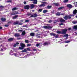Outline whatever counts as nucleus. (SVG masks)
<instances>
[{
  "mask_svg": "<svg viewBox=\"0 0 77 77\" xmlns=\"http://www.w3.org/2000/svg\"><path fill=\"white\" fill-rule=\"evenodd\" d=\"M20 45L21 47H19V50H23V49H24V47H26V45L25 44H24L23 43H20Z\"/></svg>",
  "mask_w": 77,
  "mask_h": 77,
  "instance_id": "1",
  "label": "nucleus"
},
{
  "mask_svg": "<svg viewBox=\"0 0 77 77\" xmlns=\"http://www.w3.org/2000/svg\"><path fill=\"white\" fill-rule=\"evenodd\" d=\"M68 31V29H63L62 30V32H61L62 34L63 35H65L66 34V32Z\"/></svg>",
  "mask_w": 77,
  "mask_h": 77,
  "instance_id": "2",
  "label": "nucleus"
},
{
  "mask_svg": "<svg viewBox=\"0 0 77 77\" xmlns=\"http://www.w3.org/2000/svg\"><path fill=\"white\" fill-rule=\"evenodd\" d=\"M64 19L66 20H67L68 19H71V17L70 16L68 15H66L64 17H63Z\"/></svg>",
  "mask_w": 77,
  "mask_h": 77,
  "instance_id": "3",
  "label": "nucleus"
},
{
  "mask_svg": "<svg viewBox=\"0 0 77 77\" xmlns=\"http://www.w3.org/2000/svg\"><path fill=\"white\" fill-rule=\"evenodd\" d=\"M44 29H51L52 28L51 26H44L43 27Z\"/></svg>",
  "mask_w": 77,
  "mask_h": 77,
  "instance_id": "4",
  "label": "nucleus"
},
{
  "mask_svg": "<svg viewBox=\"0 0 77 77\" xmlns=\"http://www.w3.org/2000/svg\"><path fill=\"white\" fill-rule=\"evenodd\" d=\"M29 8L30 5H27L24 6V9H27V10H28Z\"/></svg>",
  "mask_w": 77,
  "mask_h": 77,
  "instance_id": "5",
  "label": "nucleus"
},
{
  "mask_svg": "<svg viewBox=\"0 0 77 77\" xmlns=\"http://www.w3.org/2000/svg\"><path fill=\"white\" fill-rule=\"evenodd\" d=\"M67 7L69 9H72V5L71 4H68L67 5Z\"/></svg>",
  "mask_w": 77,
  "mask_h": 77,
  "instance_id": "6",
  "label": "nucleus"
},
{
  "mask_svg": "<svg viewBox=\"0 0 77 77\" xmlns=\"http://www.w3.org/2000/svg\"><path fill=\"white\" fill-rule=\"evenodd\" d=\"M18 17V15H16L14 16L13 17L12 19L13 20H15V19H17V18Z\"/></svg>",
  "mask_w": 77,
  "mask_h": 77,
  "instance_id": "7",
  "label": "nucleus"
},
{
  "mask_svg": "<svg viewBox=\"0 0 77 77\" xmlns=\"http://www.w3.org/2000/svg\"><path fill=\"white\" fill-rule=\"evenodd\" d=\"M50 34L51 36H56V33H50Z\"/></svg>",
  "mask_w": 77,
  "mask_h": 77,
  "instance_id": "8",
  "label": "nucleus"
},
{
  "mask_svg": "<svg viewBox=\"0 0 77 77\" xmlns=\"http://www.w3.org/2000/svg\"><path fill=\"white\" fill-rule=\"evenodd\" d=\"M14 36L15 37H20V35L18 33H15L14 34Z\"/></svg>",
  "mask_w": 77,
  "mask_h": 77,
  "instance_id": "9",
  "label": "nucleus"
},
{
  "mask_svg": "<svg viewBox=\"0 0 77 77\" xmlns=\"http://www.w3.org/2000/svg\"><path fill=\"white\" fill-rule=\"evenodd\" d=\"M20 44V43L19 42H16V44H14L13 45L14 47H16L17 46V45H19Z\"/></svg>",
  "mask_w": 77,
  "mask_h": 77,
  "instance_id": "10",
  "label": "nucleus"
},
{
  "mask_svg": "<svg viewBox=\"0 0 77 77\" xmlns=\"http://www.w3.org/2000/svg\"><path fill=\"white\" fill-rule=\"evenodd\" d=\"M43 45L45 46V45H48V42H46L43 44Z\"/></svg>",
  "mask_w": 77,
  "mask_h": 77,
  "instance_id": "11",
  "label": "nucleus"
},
{
  "mask_svg": "<svg viewBox=\"0 0 77 77\" xmlns=\"http://www.w3.org/2000/svg\"><path fill=\"white\" fill-rule=\"evenodd\" d=\"M14 39V38H10L9 39H8V41H9V42H11V41H12Z\"/></svg>",
  "mask_w": 77,
  "mask_h": 77,
  "instance_id": "12",
  "label": "nucleus"
},
{
  "mask_svg": "<svg viewBox=\"0 0 77 77\" xmlns=\"http://www.w3.org/2000/svg\"><path fill=\"white\" fill-rule=\"evenodd\" d=\"M52 7V6L48 5L46 7V8L48 9H51Z\"/></svg>",
  "mask_w": 77,
  "mask_h": 77,
  "instance_id": "13",
  "label": "nucleus"
},
{
  "mask_svg": "<svg viewBox=\"0 0 77 77\" xmlns=\"http://www.w3.org/2000/svg\"><path fill=\"white\" fill-rule=\"evenodd\" d=\"M77 10L75 9L73 11V14H74V15H75L76 14H77Z\"/></svg>",
  "mask_w": 77,
  "mask_h": 77,
  "instance_id": "14",
  "label": "nucleus"
},
{
  "mask_svg": "<svg viewBox=\"0 0 77 77\" xmlns=\"http://www.w3.org/2000/svg\"><path fill=\"white\" fill-rule=\"evenodd\" d=\"M14 25H19V21H16L15 22H14Z\"/></svg>",
  "mask_w": 77,
  "mask_h": 77,
  "instance_id": "15",
  "label": "nucleus"
},
{
  "mask_svg": "<svg viewBox=\"0 0 77 77\" xmlns=\"http://www.w3.org/2000/svg\"><path fill=\"white\" fill-rule=\"evenodd\" d=\"M35 8V5L33 4H32L30 6V9H33V8Z\"/></svg>",
  "mask_w": 77,
  "mask_h": 77,
  "instance_id": "16",
  "label": "nucleus"
},
{
  "mask_svg": "<svg viewBox=\"0 0 77 77\" xmlns=\"http://www.w3.org/2000/svg\"><path fill=\"white\" fill-rule=\"evenodd\" d=\"M60 21L61 23H63V22H65V20L63 19H62L60 20Z\"/></svg>",
  "mask_w": 77,
  "mask_h": 77,
  "instance_id": "17",
  "label": "nucleus"
},
{
  "mask_svg": "<svg viewBox=\"0 0 77 77\" xmlns=\"http://www.w3.org/2000/svg\"><path fill=\"white\" fill-rule=\"evenodd\" d=\"M73 29L74 30H77V25H75L73 26Z\"/></svg>",
  "mask_w": 77,
  "mask_h": 77,
  "instance_id": "18",
  "label": "nucleus"
},
{
  "mask_svg": "<svg viewBox=\"0 0 77 77\" xmlns=\"http://www.w3.org/2000/svg\"><path fill=\"white\" fill-rule=\"evenodd\" d=\"M30 36H35V33L33 32H32L30 34Z\"/></svg>",
  "mask_w": 77,
  "mask_h": 77,
  "instance_id": "19",
  "label": "nucleus"
},
{
  "mask_svg": "<svg viewBox=\"0 0 77 77\" xmlns=\"http://www.w3.org/2000/svg\"><path fill=\"white\" fill-rule=\"evenodd\" d=\"M54 5H55L56 6H59V4L57 3H54Z\"/></svg>",
  "mask_w": 77,
  "mask_h": 77,
  "instance_id": "20",
  "label": "nucleus"
},
{
  "mask_svg": "<svg viewBox=\"0 0 77 77\" xmlns=\"http://www.w3.org/2000/svg\"><path fill=\"white\" fill-rule=\"evenodd\" d=\"M22 53H25L27 52V49H25L23 50L22 51Z\"/></svg>",
  "mask_w": 77,
  "mask_h": 77,
  "instance_id": "21",
  "label": "nucleus"
},
{
  "mask_svg": "<svg viewBox=\"0 0 77 77\" xmlns=\"http://www.w3.org/2000/svg\"><path fill=\"white\" fill-rule=\"evenodd\" d=\"M34 15V18H36L37 17H38V14H36V13H35L33 14Z\"/></svg>",
  "mask_w": 77,
  "mask_h": 77,
  "instance_id": "22",
  "label": "nucleus"
},
{
  "mask_svg": "<svg viewBox=\"0 0 77 77\" xmlns=\"http://www.w3.org/2000/svg\"><path fill=\"white\" fill-rule=\"evenodd\" d=\"M45 6V5L44 4H42L41 5H40L39 6V7H40V8L42 7V6Z\"/></svg>",
  "mask_w": 77,
  "mask_h": 77,
  "instance_id": "23",
  "label": "nucleus"
},
{
  "mask_svg": "<svg viewBox=\"0 0 77 77\" xmlns=\"http://www.w3.org/2000/svg\"><path fill=\"white\" fill-rule=\"evenodd\" d=\"M31 1H34V4H37V0H32Z\"/></svg>",
  "mask_w": 77,
  "mask_h": 77,
  "instance_id": "24",
  "label": "nucleus"
},
{
  "mask_svg": "<svg viewBox=\"0 0 77 77\" xmlns=\"http://www.w3.org/2000/svg\"><path fill=\"white\" fill-rule=\"evenodd\" d=\"M57 33L58 34H62V32L59 31H57Z\"/></svg>",
  "mask_w": 77,
  "mask_h": 77,
  "instance_id": "25",
  "label": "nucleus"
},
{
  "mask_svg": "<svg viewBox=\"0 0 77 77\" xmlns=\"http://www.w3.org/2000/svg\"><path fill=\"white\" fill-rule=\"evenodd\" d=\"M6 19L5 18H2L1 19V20L2 21H6Z\"/></svg>",
  "mask_w": 77,
  "mask_h": 77,
  "instance_id": "26",
  "label": "nucleus"
},
{
  "mask_svg": "<svg viewBox=\"0 0 77 77\" xmlns=\"http://www.w3.org/2000/svg\"><path fill=\"white\" fill-rule=\"evenodd\" d=\"M17 9H18V8H17L16 7H15L12 9V11H16Z\"/></svg>",
  "mask_w": 77,
  "mask_h": 77,
  "instance_id": "27",
  "label": "nucleus"
},
{
  "mask_svg": "<svg viewBox=\"0 0 77 77\" xmlns=\"http://www.w3.org/2000/svg\"><path fill=\"white\" fill-rule=\"evenodd\" d=\"M64 8V7H60L58 8V9L59 10H60L61 9H63Z\"/></svg>",
  "mask_w": 77,
  "mask_h": 77,
  "instance_id": "28",
  "label": "nucleus"
},
{
  "mask_svg": "<svg viewBox=\"0 0 77 77\" xmlns=\"http://www.w3.org/2000/svg\"><path fill=\"white\" fill-rule=\"evenodd\" d=\"M65 35L63 36V38H65V37H68V34H65Z\"/></svg>",
  "mask_w": 77,
  "mask_h": 77,
  "instance_id": "29",
  "label": "nucleus"
},
{
  "mask_svg": "<svg viewBox=\"0 0 77 77\" xmlns=\"http://www.w3.org/2000/svg\"><path fill=\"white\" fill-rule=\"evenodd\" d=\"M14 13L15 15H17V14H19V13H18V12L17 11H14Z\"/></svg>",
  "mask_w": 77,
  "mask_h": 77,
  "instance_id": "30",
  "label": "nucleus"
},
{
  "mask_svg": "<svg viewBox=\"0 0 77 77\" xmlns=\"http://www.w3.org/2000/svg\"><path fill=\"white\" fill-rule=\"evenodd\" d=\"M22 35H24L26 34V32H25V31H23L22 32Z\"/></svg>",
  "mask_w": 77,
  "mask_h": 77,
  "instance_id": "31",
  "label": "nucleus"
},
{
  "mask_svg": "<svg viewBox=\"0 0 77 77\" xmlns=\"http://www.w3.org/2000/svg\"><path fill=\"white\" fill-rule=\"evenodd\" d=\"M47 12H48V11H47V10H43V13H46Z\"/></svg>",
  "mask_w": 77,
  "mask_h": 77,
  "instance_id": "32",
  "label": "nucleus"
},
{
  "mask_svg": "<svg viewBox=\"0 0 77 77\" xmlns=\"http://www.w3.org/2000/svg\"><path fill=\"white\" fill-rule=\"evenodd\" d=\"M56 14L57 15H58V16L60 15V13L59 12H57L56 13Z\"/></svg>",
  "mask_w": 77,
  "mask_h": 77,
  "instance_id": "33",
  "label": "nucleus"
},
{
  "mask_svg": "<svg viewBox=\"0 0 77 77\" xmlns=\"http://www.w3.org/2000/svg\"><path fill=\"white\" fill-rule=\"evenodd\" d=\"M71 42V41L70 40H67V41H66L65 42V43H69V42Z\"/></svg>",
  "mask_w": 77,
  "mask_h": 77,
  "instance_id": "34",
  "label": "nucleus"
},
{
  "mask_svg": "<svg viewBox=\"0 0 77 77\" xmlns=\"http://www.w3.org/2000/svg\"><path fill=\"white\" fill-rule=\"evenodd\" d=\"M11 15H15V13H14V12H12V13H11Z\"/></svg>",
  "mask_w": 77,
  "mask_h": 77,
  "instance_id": "35",
  "label": "nucleus"
},
{
  "mask_svg": "<svg viewBox=\"0 0 77 77\" xmlns=\"http://www.w3.org/2000/svg\"><path fill=\"white\" fill-rule=\"evenodd\" d=\"M36 37L37 38H40V36L39 35V34H37V35H36Z\"/></svg>",
  "mask_w": 77,
  "mask_h": 77,
  "instance_id": "36",
  "label": "nucleus"
},
{
  "mask_svg": "<svg viewBox=\"0 0 77 77\" xmlns=\"http://www.w3.org/2000/svg\"><path fill=\"white\" fill-rule=\"evenodd\" d=\"M0 9H4V6H3L2 5L0 6Z\"/></svg>",
  "mask_w": 77,
  "mask_h": 77,
  "instance_id": "37",
  "label": "nucleus"
},
{
  "mask_svg": "<svg viewBox=\"0 0 77 77\" xmlns=\"http://www.w3.org/2000/svg\"><path fill=\"white\" fill-rule=\"evenodd\" d=\"M68 2V0H65L63 1V2L64 3H67V2Z\"/></svg>",
  "mask_w": 77,
  "mask_h": 77,
  "instance_id": "38",
  "label": "nucleus"
},
{
  "mask_svg": "<svg viewBox=\"0 0 77 77\" xmlns=\"http://www.w3.org/2000/svg\"><path fill=\"white\" fill-rule=\"evenodd\" d=\"M55 36V38H58V37H59V35H58V34H57L56 35H56Z\"/></svg>",
  "mask_w": 77,
  "mask_h": 77,
  "instance_id": "39",
  "label": "nucleus"
},
{
  "mask_svg": "<svg viewBox=\"0 0 77 77\" xmlns=\"http://www.w3.org/2000/svg\"><path fill=\"white\" fill-rule=\"evenodd\" d=\"M25 43H28V44L29 43V40H25Z\"/></svg>",
  "mask_w": 77,
  "mask_h": 77,
  "instance_id": "40",
  "label": "nucleus"
},
{
  "mask_svg": "<svg viewBox=\"0 0 77 77\" xmlns=\"http://www.w3.org/2000/svg\"><path fill=\"white\" fill-rule=\"evenodd\" d=\"M27 15L28 16H30V15H31V13H28L27 14Z\"/></svg>",
  "mask_w": 77,
  "mask_h": 77,
  "instance_id": "41",
  "label": "nucleus"
},
{
  "mask_svg": "<svg viewBox=\"0 0 77 77\" xmlns=\"http://www.w3.org/2000/svg\"><path fill=\"white\" fill-rule=\"evenodd\" d=\"M59 22V21L55 20V22H54V24H56V23H57V22Z\"/></svg>",
  "mask_w": 77,
  "mask_h": 77,
  "instance_id": "42",
  "label": "nucleus"
},
{
  "mask_svg": "<svg viewBox=\"0 0 77 77\" xmlns=\"http://www.w3.org/2000/svg\"><path fill=\"white\" fill-rule=\"evenodd\" d=\"M26 49L27 51H30V49L29 48H26Z\"/></svg>",
  "mask_w": 77,
  "mask_h": 77,
  "instance_id": "43",
  "label": "nucleus"
},
{
  "mask_svg": "<svg viewBox=\"0 0 77 77\" xmlns=\"http://www.w3.org/2000/svg\"><path fill=\"white\" fill-rule=\"evenodd\" d=\"M42 11V9H39L38 10V12H41Z\"/></svg>",
  "mask_w": 77,
  "mask_h": 77,
  "instance_id": "44",
  "label": "nucleus"
},
{
  "mask_svg": "<svg viewBox=\"0 0 77 77\" xmlns=\"http://www.w3.org/2000/svg\"><path fill=\"white\" fill-rule=\"evenodd\" d=\"M60 26H62V25H63V23H60L59 24Z\"/></svg>",
  "mask_w": 77,
  "mask_h": 77,
  "instance_id": "45",
  "label": "nucleus"
},
{
  "mask_svg": "<svg viewBox=\"0 0 77 77\" xmlns=\"http://www.w3.org/2000/svg\"><path fill=\"white\" fill-rule=\"evenodd\" d=\"M31 45L30 44H27V47H30Z\"/></svg>",
  "mask_w": 77,
  "mask_h": 77,
  "instance_id": "46",
  "label": "nucleus"
},
{
  "mask_svg": "<svg viewBox=\"0 0 77 77\" xmlns=\"http://www.w3.org/2000/svg\"><path fill=\"white\" fill-rule=\"evenodd\" d=\"M72 23H73V24H76V23H77V22H76V21H73L72 22Z\"/></svg>",
  "mask_w": 77,
  "mask_h": 77,
  "instance_id": "47",
  "label": "nucleus"
},
{
  "mask_svg": "<svg viewBox=\"0 0 77 77\" xmlns=\"http://www.w3.org/2000/svg\"><path fill=\"white\" fill-rule=\"evenodd\" d=\"M22 24H23V23L21 22L19 23V25H22Z\"/></svg>",
  "mask_w": 77,
  "mask_h": 77,
  "instance_id": "48",
  "label": "nucleus"
},
{
  "mask_svg": "<svg viewBox=\"0 0 77 77\" xmlns=\"http://www.w3.org/2000/svg\"><path fill=\"white\" fill-rule=\"evenodd\" d=\"M30 17H32V18H33V17H34V15L32 14L30 16Z\"/></svg>",
  "mask_w": 77,
  "mask_h": 77,
  "instance_id": "49",
  "label": "nucleus"
},
{
  "mask_svg": "<svg viewBox=\"0 0 77 77\" xmlns=\"http://www.w3.org/2000/svg\"><path fill=\"white\" fill-rule=\"evenodd\" d=\"M7 2L8 3H11L12 2V1L11 0L8 1H7Z\"/></svg>",
  "mask_w": 77,
  "mask_h": 77,
  "instance_id": "50",
  "label": "nucleus"
},
{
  "mask_svg": "<svg viewBox=\"0 0 77 77\" xmlns=\"http://www.w3.org/2000/svg\"><path fill=\"white\" fill-rule=\"evenodd\" d=\"M42 3H43V4H46L47 2H42Z\"/></svg>",
  "mask_w": 77,
  "mask_h": 77,
  "instance_id": "51",
  "label": "nucleus"
},
{
  "mask_svg": "<svg viewBox=\"0 0 77 77\" xmlns=\"http://www.w3.org/2000/svg\"><path fill=\"white\" fill-rule=\"evenodd\" d=\"M48 23H50L52 22V20H50L48 21Z\"/></svg>",
  "mask_w": 77,
  "mask_h": 77,
  "instance_id": "52",
  "label": "nucleus"
},
{
  "mask_svg": "<svg viewBox=\"0 0 77 77\" xmlns=\"http://www.w3.org/2000/svg\"><path fill=\"white\" fill-rule=\"evenodd\" d=\"M40 44H37L36 45V47H38L39 45Z\"/></svg>",
  "mask_w": 77,
  "mask_h": 77,
  "instance_id": "53",
  "label": "nucleus"
},
{
  "mask_svg": "<svg viewBox=\"0 0 77 77\" xmlns=\"http://www.w3.org/2000/svg\"><path fill=\"white\" fill-rule=\"evenodd\" d=\"M29 20H25L26 23H28V22H29Z\"/></svg>",
  "mask_w": 77,
  "mask_h": 77,
  "instance_id": "54",
  "label": "nucleus"
},
{
  "mask_svg": "<svg viewBox=\"0 0 77 77\" xmlns=\"http://www.w3.org/2000/svg\"><path fill=\"white\" fill-rule=\"evenodd\" d=\"M74 16V14H70V17H73Z\"/></svg>",
  "mask_w": 77,
  "mask_h": 77,
  "instance_id": "55",
  "label": "nucleus"
},
{
  "mask_svg": "<svg viewBox=\"0 0 77 77\" xmlns=\"http://www.w3.org/2000/svg\"><path fill=\"white\" fill-rule=\"evenodd\" d=\"M68 30H71V28H69L68 29Z\"/></svg>",
  "mask_w": 77,
  "mask_h": 77,
  "instance_id": "56",
  "label": "nucleus"
},
{
  "mask_svg": "<svg viewBox=\"0 0 77 77\" xmlns=\"http://www.w3.org/2000/svg\"><path fill=\"white\" fill-rule=\"evenodd\" d=\"M18 32H23V30H18Z\"/></svg>",
  "mask_w": 77,
  "mask_h": 77,
  "instance_id": "57",
  "label": "nucleus"
},
{
  "mask_svg": "<svg viewBox=\"0 0 77 77\" xmlns=\"http://www.w3.org/2000/svg\"><path fill=\"white\" fill-rule=\"evenodd\" d=\"M9 26V25H5V27H8Z\"/></svg>",
  "mask_w": 77,
  "mask_h": 77,
  "instance_id": "58",
  "label": "nucleus"
},
{
  "mask_svg": "<svg viewBox=\"0 0 77 77\" xmlns=\"http://www.w3.org/2000/svg\"><path fill=\"white\" fill-rule=\"evenodd\" d=\"M21 39V38L20 37L17 38V39H18V40H20V39Z\"/></svg>",
  "mask_w": 77,
  "mask_h": 77,
  "instance_id": "59",
  "label": "nucleus"
},
{
  "mask_svg": "<svg viewBox=\"0 0 77 77\" xmlns=\"http://www.w3.org/2000/svg\"><path fill=\"white\" fill-rule=\"evenodd\" d=\"M33 51H37V50L36 49H33Z\"/></svg>",
  "mask_w": 77,
  "mask_h": 77,
  "instance_id": "60",
  "label": "nucleus"
},
{
  "mask_svg": "<svg viewBox=\"0 0 77 77\" xmlns=\"http://www.w3.org/2000/svg\"><path fill=\"white\" fill-rule=\"evenodd\" d=\"M68 36L66 37L65 38V40H66L67 39H68Z\"/></svg>",
  "mask_w": 77,
  "mask_h": 77,
  "instance_id": "61",
  "label": "nucleus"
},
{
  "mask_svg": "<svg viewBox=\"0 0 77 77\" xmlns=\"http://www.w3.org/2000/svg\"><path fill=\"white\" fill-rule=\"evenodd\" d=\"M20 22H23L24 21L23 20H20Z\"/></svg>",
  "mask_w": 77,
  "mask_h": 77,
  "instance_id": "62",
  "label": "nucleus"
},
{
  "mask_svg": "<svg viewBox=\"0 0 77 77\" xmlns=\"http://www.w3.org/2000/svg\"><path fill=\"white\" fill-rule=\"evenodd\" d=\"M23 3H24V4L25 5H26V4H27V3H26V2H23Z\"/></svg>",
  "mask_w": 77,
  "mask_h": 77,
  "instance_id": "63",
  "label": "nucleus"
},
{
  "mask_svg": "<svg viewBox=\"0 0 77 77\" xmlns=\"http://www.w3.org/2000/svg\"><path fill=\"white\" fill-rule=\"evenodd\" d=\"M54 11H51V13H52V14H54Z\"/></svg>",
  "mask_w": 77,
  "mask_h": 77,
  "instance_id": "64",
  "label": "nucleus"
}]
</instances>
